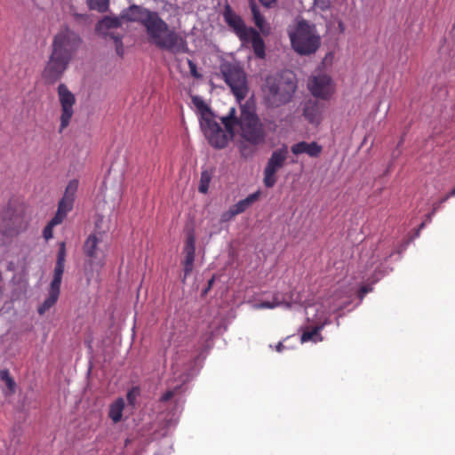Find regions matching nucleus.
<instances>
[{"instance_id": "obj_1", "label": "nucleus", "mask_w": 455, "mask_h": 455, "mask_svg": "<svg viewBox=\"0 0 455 455\" xmlns=\"http://www.w3.org/2000/svg\"><path fill=\"white\" fill-rule=\"evenodd\" d=\"M128 15L130 20L138 21L145 28L149 42L159 49L174 54L188 52L185 38L170 29L156 12L134 4L130 7Z\"/></svg>"}, {"instance_id": "obj_2", "label": "nucleus", "mask_w": 455, "mask_h": 455, "mask_svg": "<svg viewBox=\"0 0 455 455\" xmlns=\"http://www.w3.org/2000/svg\"><path fill=\"white\" fill-rule=\"evenodd\" d=\"M82 44L80 35L68 27L61 28L54 35L51 52L42 72V77L46 84H52L63 76Z\"/></svg>"}, {"instance_id": "obj_3", "label": "nucleus", "mask_w": 455, "mask_h": 455, "mask_svg": "<svg viewBox=\"0 0 455 455\" xmlns=\"http://www.w3.org/2000/svg\"><path fill=\"white\" fill-rule=\"evenodd\" d=\"M297 89L292 74L269 76L263 86L264 99L268 107L278 108L290 102Z\"/></svg>"}, {"instance_id": "obj_4", "label": "nucleus", "mask_w": 455, "mask_h": 455, "mask_svg": "<svg viewBox=\"0 0 455 455\" xmlns=\"http://www.w3.org/2000/svg\"><path fill=\"white\" fill-rule=\"evenodd\" d=\"M292 49L299 55L314 54L321 44V38L316 34L315 26L306 20L297 22L294 28L288 30Z\"/></svg>"}, {"instance_id": "obj_5", "label": "nucleus", "mask_w": 455, "mask_h": 455, "mask_svg": "<svg viewBox=\"0 0 455 455\" xmlns=\"http://www.w3.org/2000/svg\"><path fill=\"white\" fill-rule=\"evenodd\" d=\"M235 112V108H230L228 115L221 118L225 131L214 119L207 121L206 124L201 125L204 134L211 146L215 148H224L227 147L228 141L233 139L235 127L238 124Z\"/></svg>"}, {"instance_id": "obj_6", "label": "nucleus", "mask_w": 455, "mask_h": 455, "mask_svg": "<svg viewBox=\"0 0 455 455\" xmlns=\"http://www.w3.org/2000/svg\"><path fill=\"white\" fill-rule=\"evenodd\" d=\"M65 261L66 244L62 242L59 246L53 278L50 284L49 295L37 309L38 314L41 315L45 314L52 307H53L59 299L62 275L65 269Z\"/></svg>"}, {"instance_id": "obj_7", "label": "nucleus", "mask_w": 455, "mask_h": 455, "mask_svg": "<svg viewBox=\"0 0 455 455\" xmlns=\"http://www.w3.org/2000/svg\"><path fill=\"white\" fill-rule=\"evenodd\" d=\"M226 84L238 100H243L248 92L247 79L243 69L237 64L224 62L220 67Z\"/></svg>"}, {"instance_id": "obj_8", "label": "nucleus", "mask_w": 455, "mask_h": 455, "mask_svg": "<svg viewBox=\"0 0 455 455\" xmlns=\"http://www.w3.org/2000/svg\"><path fill=\"white\" fill-rule=\"evenodd\" d=\"M238 119L237 125L241 129L242 138L253 146L265 140V132L259 117L252 112L243 110Z\"/></svg>"}, {"instance_id": "obj_9", "label": "nucleus", "mask_w": 455, "mask_h": 455, "mask_svg": "<svg viewBox=\"0 0 455 455\" xmlns=\"http://www.w3.org/2000/svg\"><path fill=\"white\" fill-rule=\"evenodd\" d=\"M288 158V148L283 145L281 148L274 150L267 160L263 172V183L266 188H273L277 181V172L283 168Z\"/></svg>"}, {"instance_id": "obj_10", "label": "nucleus", "mask_w": 455, "mask_h": 455, "mask_svg": "<svg viewBox=\"0 0 455 455\" xmlns=\"http://www.w3.org/2000/svg\"><path fill=\"white\" fill-rule=\"evenodd\" d=\"M59 101L61 107L60 132L67 128L74 114L73 107L76 104V97L65 84L58 86Z\"/></svg>"}, {"instance_id": "obj_11", "label": "nucleus", "mask_w": 455, "mask_h": 455, "mask_svg": "<svg viewBox=\"0 0 455 455\" xmlns=\"http://www.w3.org/2000/svg\"><path fill=\"white\" fill-rule=\"evenodd\" d=\"M307 87L314 97L322 100H329L335 92L332 79L325 74H319L310 77Z\"/></svg>"}, {"instance_id": "obj_12", "label": "nucleus", "mask_w": 455, "mask_h": 455, "mask_svg": "<svg viewBox=\"0 0 455 455\" xmlns=\"http://www.w3.org/2000/svg\"><path fill=\"white\" fill-rule=\"evenodd\" d=\"M24 220L22 209L17 207V214L13 213L11 206H8L0 213V227L4 228L5 233H12L17 228V233L23 228Z\"/></svg>"}, {"instance_id": "obj_13", "label": "nucleus", "mask_w": 455, "mask_h": 455, "mask_svg": "<svg viewBox=\"0 0 455 455\" xmlns=\"http://www.w3.org/2000/svg\"><path fill=\"white\" fill-rule=\"evenodd\" d=\"M223 16L227 24L233 29L240 40L243 42H247L251 28L246 27L243 19L235 12H233L229 5L225 7Z\"/></svg>"}, {"instance_id": "obj_14", "label": "nucleus", "mask_w": 455, "mask_h": 455, "mask_svg": "<svg viewBox=\"0 0 455 455\" xmlns=\"http://www.w3.org/2000/svg\"><path fill=\"white\" fill-rule=\"evenodd\" d=\"M122 22L119 18L117 17H104L101 20H100L96 25V32L103 36H110V37L114 40L116 46V52L118 54H120V52L122 51V41L121 37L119 36H116L113 33H108L109 29L112 28H117L121 27Z\"/></svg>"}, {"instance_id": "obj_15", "label": "nucleus", "mask_w": 455, "mask_h": 455, "mask_svg": "<svg viewBox=\"0 0 455 455\" xmlns=\"http://www.w3.org/2000/svg\"><path fill=\"white\" fill-rule=\"evenodd\" d=\"M325 105L316 100H308L303 108L304 118L312 125L318 126L323 119Z\"/></svg>"}, {"instance_id": "obj_16", "label": "nucleus", "mask_w": 455, "mask_h": 455, "mask_svg": "<svg viewBox=\"0 0 455 455\" xmlns=\"http://www.w3.org/2000/svg\"><path fill=\"white\" fill-rule=\"evenodd\" d=\"M101 242V235L92 234L86 238L84 243V253L89 258L91 264L100 262L103 253L99 245Z\"/></svg>"}, {"instance_id": "obj_17", "label": "nucleus", "mask_w": 455, "mask_h": 455, "mask_svg": "<svg viewBox=\"0 0 455 455\" xmlns=\"http://www.w3.org/2000/svg\"><path fill=\"white\" fill-rule=\"evenodd\" d=\"M185 258L182 261L184 277L183 282L192 273L194 268V261L196 255V238L194 235L190 234L187 236L185 246H184Z\"/></svg>"}, {"instance_id": "obj_18", "label": "nucleus", "mask_w": 455, "mask_h": 455, "mask_svg": "<svg viewBox=\"0 0 455 455\" xmlns=\"http://www.w3.org/2000/svg\"><path fill=\"white\" fill-rule=\"evenodd\" d=\"M291 151L295 156L307 154L310 157H318L323 151V148L315 141H312L310 143L307 141H300L293 144L291 147Z\"/></svg>"}, {"instance_id": "obj_19", "label": "nucleus", "mask_w": 455, "mask_h": 455, "mask_svg": "<svg viewBox=\"0 0 455 455\" xmlns=\"http://www.w3.org/2000/svg\"><path fill=\"white\" fill-rule=\"evenodd\" d=\"M251 43L253 52L259 59H264L266 56V45L259 33L253 28H251L248 41Z\"/></svg>"}, {"instance_id": "obj_20", "label": "nucleus", "mask_w": 455, "mask_h": 455, "mask_svg": "<svg viewBox=\"0 0 455 455\" xmlns=\"http://www.w3.org/2000/svg\"><path fill=\"white\" fill-rule=\"evenodd\" d=\"M74 201L68 198H61L58 204V210L53 217V224H60L68 213L73 209Z\"/></svg>"}, {"instance_id": "obj_21", "label": "nucleus", "mask_w": 455, "mask_h": 455, "mask_svg": "<svg viewBox=\"0 0 455 455\" xmlns=\"http://www.w3.org/2000/svg\"><path fill=\"white\" fill-rule=\"evenodd\" d=\"M125 406L124 398L119 397L116 399L110 405L108 411V417L116 424L122 420L123 411Z\"/></svg>"}, {"instance_id": "obj_22", "label": "nucleus", "mask_w": 455, "mask_h": 455, "mask_svg": "<svg viewBox=\"0 0 455 455\" xmlns=\"http://www.w3.org/2000/svg\"><path fill=\"white\" fill-rule=\"evenodd\" d=\"M192 101L201 114L200 126L206 124L207 121H211L213 119V114L212 110L201 98L197 96L193 97Z\"/></svg>"}, {"instance_id": "obj_23", "label": "nucleus", "mask_w": 455, "mask_h": 455, "mask_svg": "<svg viewBox=\"0 0 455 455\" xmlns=\"http://www.w3.org/2000/svg\"><path fill=\"white\" fill-rule=\"evenodd\" d=\"M260 192L256 191L243 200H240L235 204L232 205V208L235 210V213L241 214L244 212L248 208H250L255 202L259 199Z\"/></svg>"}, {"instance_id": "obj_24", "label": "nucleus", "mask_w": 455, "mask_h": 455, "mask_svg": "<svg viewBox=\"0 0 455 455\" xmlns=\"http://www.w3.org/2000/svg\"><path fill=\"white\" fill-rule=\"evenodd\" d=\"M0 378L5 383L8 389L6 395H13L16 392L17 385L14 379L11 377L9 371L7 369L2 370L0 371Z\"/></svg>"}, {"instance_id": "obj_25", "label": "nucleus", "mask_w": 455, "mask_h": 455, "mask_svg": "<svg viewBox=\"0 0 455 455\" xmlns=\"http://www.w3.org/2000/svg\"><path fill=\"white\" fill-rule=\"evenodd\" d=\"M250 8L251 11V14H252L255 25L259 28H262L264 26V23H265V19H264V16L260 13L258 5L253 1H251Z\"/></svg>"}, {"instance_id": "obj_26", "label": "nucleus", "mask_w": 455, "mask_h": 455, "mask_svg": "<svg viewBox=\"0 0 455 455\" xmlns=\"http://www.w3.org/2000/svg\"><path fill=\"white\" fill-rule=\"evenodd\" d=\"M91 10L105 12L108 9L109 0H86Z\"/></svg>"}, {"instance_id": "obj_27", "label": "nucleus", "mask_w": 455, "mask_h": 455, "mask_svg": "<svg viewBox=\"0 0 455 455\" xmlns=\"http://www.w3.org/2000/svg\"><path fill=\"white\" fill-rule=\"evenodd\" d=\"M211 180H212V175L208 171H203L201 172L200 183H199V187H198V191L200 193H203V194L207 193Z\"/></svg>"}, {"instance_id": "obj_28", "label": "nucleus", "mask_w": 455, "mask_h": 455, "mask_svg": "<svg viewBox=\"0 0 455 455\" xmlns=\"http://www.w3.org/2000/svg\"><path fill=\"white\" fill-rule=\"evenodd\" d=\"M77 188L78 181L76 180H70L65 189L62 198H68L74 201L75 194L77 190Z\"/></svg>"}, {"instance_id": "obj_29", "label": "nucleus", "mask_w": 455, "mask_h": 455, "mask_svg": "<svg viewBox=\"0 0 455 455\" xmlns=\"http://www.w3.org/2000/svg\"><path fill=\"white\" fill-rule=\"evenodd\" d=\"M283 302L281 300H279L278 299V296L277 295H275L273 297V300L272 301H262L259 304H256L254 306L255 308L257 309H265V308H275L276 307H279L280 305H282Z\"/></svg>"}, {"instance_id": "obj_30", "label": "nucleus", "mask_w": 455, "mask_h": 455, "mask_svg": "<svg viewBox=\"0 0 455 455\" xmlns=\"http://www.w3.org/2000/svg\"><path fill=\"white\" fill-rule=\"evenodd\" d=\"M320 327H315L311 331H304L301 335V341L307 342L314 339L315 336L319 334Z\"/></svg>"}, {"instance_id": "obj_31", "label": "nucleus", "mask_w": 455, "mask_h": 455, "mask_svg": "<svg viewBox=\"0 0 455 455\" xmlns=\"http://www.w3.org/2000/svg\"><path fill=\"white\" fill-rule=\"evenodd\" d=\"M58 224H53V218L51 220V221L46 225V227L43 230V236L45 240H49L53 235V227L57 226Z\"/></svg>"}, {"instance_id": "obj_32", "label": "nucleus", "mask_w": 455, "mask_h": 455, "mask_svg": "<svg viewBox=\"0 0 455 455\" xmlns=\"http://www.w3.org/2000/svg\"><path fill=\"white\" fill-rule=\"evenodd\" d=\"M188 65L189 68L190 74L193 77L200 78L202 76V75L197 71L196 64L193 60L188 59Z\"/></svg>"}, {"instance_id": "obj_33", "label": "nucleus", "mask_w": 455, "mask_h": 455, "mask_svg": "<svg viewBox=\"0 0 455 455\" xmlns=\"http://www.w3.org/2000/svg\"><path fill=\"white\" fill-rule=\"evenodd\" d=\"M237 214L235 213V210L232 208V206L228 209V211L225 212L224 213H222L221 215V221L222 222H227V221H229L230 220H232L235 216H236Z\"/></svg>"}, {"instance_id": "obj_34", "label": "nucleus", "mask_w": 455, "mask_h": 455, "mask_svg": "<svg viewBox=\"0 0 455 455\" xmlns=\"http://www.w3.org/2000/svg\"><path fill=\"white\" fill-rule=\"evenodd\" d=\"M176 392H177V389H172V390L166 391L160 397V402L166 403V402L170 401L175 395Z\"/></svg>"}, {"instance_id": "obj_35", "label": "nucleus", "mask_w": 455, "mask_h": 455, "mask_svg": "<svg viewBox=\"0 0 455 455\" xmlns=\"http://www.w3.org/2000/svg\"><path fill=\"white\" fill-rule=\"evenodd\" d=\"M240 152H241L242 157H244V158L248 157L249 156H251V154H252L251 148L245 144L241 145Z\"/></svg>"}, {"instance_id": "obj_36", "label": "nucleus", "mask_w": 455, "mask_h": 455, "mask_svg": "<svg viewBox=\"0 0 455 455\" xmlns=\"http://www.w3.org/2000/svg\"><path fill=\"white\" fill-rule=\"evenodd\" d=\"M448 200V196H443L438 202L435 203L432 209V214H435V212L441 208L442 204H444Z\"/></svg>"}, {"instance_id": "obj_37", "label": "nucleus", "mask_w": 455, "mask_h": 455, "mask_svg": "<svg viewBox=\"0 0 455 455\" xmlns=\"http://www.w3.org/2000/svg\"><path fill=\"white\" fill-rule=\"evenodd\" d=\"M214 276H212L209 281H208V283H207V287L204 289V294H206L212 287L213 283H214Z\"/></svg>"}, {"instance_id": "obj_38", "label": "nucleus", "mask_w": 455, "mask_h": 455, "mask_svg": "<svg viewBox=\"0 0 455 455\" xmlns=\"http://www.w3.org/2000/svg\"><path fill=\"white\" fill-rule=\"evenodd\" d=\"M276 0H259L260 4L265 7H270Z\"/></svg>"}, {"instance_id": "obj_39", "label": "nucleus", "mask_w": 455, "mask_h": 455, "mask_svg": "<svg viewBox=\"0 0 455 455\" xmlns=\"http://www.w3.org/2000/svg\"><path fill=\"white\" fill-rule=\"evenodd\" d=\"M371 291L367 286H362L360 289V297L363 298L366 293Z\"/></svg>"}, {"instance_id": "obj_40", "label": "nucleus", "mask_w": 455, "mask_h": 455, "mask_svg": "<svg viewBox=\"0 0 455 455\" xmlns=\"http://www.w3.org/2000/svg\"><path fill=\"white\" fill-rule=\"evenodd\" d=\"M284 348V346L282 342H279L276 346V351L277 352H282Z\"/></svg>"}, {"instance_id": "obj_41", "label": "nucleus", "mask_w": 455, "mask_h": 455, "mask_svg": "<svg viewBox=\"0 0 455 455\" xmlns=\"http://www.w3.org/2000/svg\"><path fill=\"white\" fill-rule=\"evenodd\" d=\"M445 196H448V199H449L450 197H453V196H455V187H454V188L451 189V191L449 194H447Z\"/></svg>"}, {"instance_id": "obj_42", "label": "nucleus", "mask_w": 455, "mask_h": 455, "mask_svg": "<svg viewBox=\"0 0 455 455\" xmlns=\"http://www.w3.org/2000/svg\"><path fill=\"white\" fill-rule=\"evenodd\" d=\"M425 227V222H422L419 227V230L417 232V235H419V230L422 229L423 228Z\"/></svg>"}, {"instance_id": "obj_43", "label": "nucleus", "mask_w": 455, "mask_h": 455, "mask_svg": "<svg viewBox=\"0 0 455 455\" xmlns=\"http://www.w3.org/2000/svg\"><path fill=\"white\" fill-rule=\"evenodd\" d=\"M433 215H434V214H432V212H431L427 215V221H431V219H432V216H433Z\"/></svg>"}, {"instance_id": "obj_44", "label": "nucleus", "mask_w": 455, "mask_h": 455, "mask_svg": "<svg viewBox=\"0 0 455 455\" xmlns=\"http://www.w3.org/2000/svg\"><path fill=\"white\" fill-rule=\"evenodd\" d=\"M339 28H340L341 31H343L344 28H343V23L342 22L339 23Z\"/></svg>"}]
</instances>
